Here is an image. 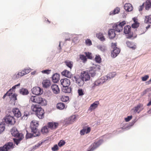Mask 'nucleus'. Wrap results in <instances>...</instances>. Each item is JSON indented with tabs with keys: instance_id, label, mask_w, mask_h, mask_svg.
Masks as SVG:
<instances>
[{
	"instance_id": "61",
	"label": "nucleus",
	"mask_w": 151,
	"mask_h": 151,
	"mask_svg": "<svg viewBox=\"0 0 151 151\" xmlns=\"http://www.w3.org/2000/svg\"><path fill=\"white\" fill-rule=\"evenodd\" d=\"M24 70L25 71V73L26 74L29 73L31 71L30 69H24Z\"/></svg>"
},
{
	"instance_id": "37",
	"label": "nucleus",
	"mask_w": 151,
	"mask_h": 151,
	"mask_svg": "<svg viewBox=\"0 0 151 151\" xmlns=\"http://www.w3.org/2000/svg\"><path fill=\"white\" fill-rule=\"evenodd\" d=\"M79 58L82 60L83 63H85L87 60V58L86 56L83 55L81 54L79 55Z\"/></svg>"
},
{
	"instance_id": "26",
	"label": "nucleus",
	"mask_w": 151,
	"mask_h": 151,
	"mask_svg": "<svg viewBox=\"0 0 151 151\" xmlns=\"http://www.w3.org/2000/svg\"><path fill=\"white\" fill-rule=\"evenodd\" d=\"M42 84L43 87L47 88L50 86L51 83L49 80L46 79L43 81L42 82Z\"/></svg>"
},
{
	"instance_id": "52",
	"label": "nucleus",
	"mask_w": 151,
	"mask_h": 151,
	"mask_svg": "<svg viewBox=\"0 0 151 151\" xmlns=\"http://www.w3.org/2000/svg\"><path fill=\"white\" fill-rule=\"evenodd\" d=\"M52 150L53 151H56L58 150V147L57 145H54L53 147L52 148Z\"/></svg>"
},
{
	"instance_id": "31",
	"label": "nucleus",
	"mask_w": 151,
	"mask_h": 151,
	"mask_svg": "<svg viewBox=\"0 0 151 151\" xmlns=\"http://www.w3.org/2000/svg\"><path fill=\"white\" fill-rule=\"evenodd\" d=\"M126 43L127 46L129 48H132L133 50L135 49L136 46L133 43L129 41H127L126 42Z\"/></svg>"
},
{
	"instance_id": "8",
	"label": "nucleus",
	"mask_w": 151,
	"mask_h": 151,
	"mask_svg": "<svg viewBox=\"0 0 151 151\" xmlns=\"http://www.w3.org/2000/svg\"><path fill=\"white\" fill-rule=\"evenodd\" d=\"M112 47L113 48V50L111 53V56L113 58L116 57L117 55L120 52V50L119 48L116 47V44L115 43H112Z\"/></svg>"
},
{
	"instance_id": "55",
	"label": "nucleus",
	"mask_w": 151,
	"mask_h": 151,
	"mask_svg": "<svg viewBox=\"0 0 151 151\" xmlns=\"http://www.w3.org/2000/svg\"><path fill=\"white\" fill-rule=\"evenodd\" d=\"M76 116L75 115L72 116L70 117V121L71 122H74L76 121Z\"/></svg>"
},
{
	"instance_id": "60",
	"label": "nucleus",
	"mask_w": 151,
	"mask_h": 151,
	"mask_svg": "<svg viewBox=\"0 0 151 151\" xmlns=\"http://www.w3.org/2000/svg\"><path fill=\"white\" fill-rule=\"evenodd\" d=\"M24 115L22 117V119H27V116L28 115V114H26L25 112L24 113Z\"/></svg>"
},
{
	"instance_id": "33",
	"label": "nucleus",
	"mask_w": 151,
	"mask_h": 151,
	"mask_svg": "<svg viewBox=\"0 0 151 151\" xmlns=\"http://www.w3.org/2000/svg\"><path fill=\"white\" fill-rule=\"evenodd\" d=\"M19 92L20 94L23 95H26L29 93L28 90L24 88L21 89L20 90Z\"/></svg>"
},
{
	"instance_id": "2",
	"label": "nucleus",
	"mask_w": 151,
	"mask_h": 151,
	"mask_svg": "<svg viewBox=\"0 0 151 151\" xmlns=\"http://www.w3.org/2000/svg\"><path fill=\"white\" fill-rule=\"evenodd\" d=\"M11 132L13 136L16 137H18V139H14V142L17 145L23 139V136L21 135L20 136L17 129L14 127L11 129Z\"/></svg>"
},
{
	"instance_id": "17",
	"label": "nucleus",
	"mask_w": 151,
	"mask_h": 151,
	"mask_svg": "<svg viewBox=\"0 0 151 151\" xmlns=\"http://www.w3.org/2000/svg\"><path fill=\"white\" fill-rule=\"evenodd\" d=\"M27 134L26 136V138L27 139L33 137H35L38 136L40 135V132H32V134L28 132L27 130H26Z\"/></svg>"
},
{
	"instance_id": "45",
	"label": "nucleus",
	"mask_w": 151,
	"mask_h": 151,
	"mask_svg": "<svg viewBox=\"0 0 151 151\" xmlns=\"http://www.w3.org/2000/svg\"><path fill=\"white\" fill-rule=\"evenodd\" d=\"M13 93H11V89H10L6 93H5L3 96V98L4 99L6 96H11V95Z\"/></svg>"
},
{
	"instance_id": "29",
	"label": "nucleus",
	"mask_w": 151,
	"mask_h": 151,
	"mask_svg": "<svg viewBox=\"0 0 151 151\" xmlns=\"http://www.w3.org/2000/svg\"><path fill=\"white\" fill-rule=\"evenodd\" d=\"M115 31L113 29H110L108 31V35L110 38H113L115 35Z\"/></svg>"
},
{
	"instance_id": "5",
	"label": "nucleus",
	"mask_w": 151,
	"mask_h": 151,
	"mask_svg": "<svg viewBox=\"0 0 151 151\" xmlns=\"http://www.w3.org/2000/svg\"><path fill=\"white\" fill-rule=\"evenodd\" d=\"M131 27L129 25L126 26L124 28V34L127 35V38H131L133 37V33L131 32Z\"/></svg>"
},
{
	"instance_id": "34",
	"label": "nucleus",
	"mask_w": 151,
	"mask_h": 151,
	"mask_svg": "<svg viewBox=\"0 0 151 151\" xmlns=\"http://www.w3.org/2000/svg\"><path fill=\"white\" fill-rule=\"evenodd\" d=\"M120 11V9L118 7H116L113 11H111L109 13V15H113L118 14Z\"/></svg>"
},
{
	"instance_id": "28",
	"label": "nucleus",
	"mask_w": 151,
	"mask_h": 151,
	"mask_svg": "<svg viewBox=\"0 0 151 151\" xmlns=\"http://www.w3.org/2000/svg\"><path fill=\"white\" fill-rule=\"evenodd\" d=\"M134 23L132 24V27L133 28H137L139 25V23L138 22V19L137 17H134L132 19Z\"/></svg>"
},
{
	"instance_id": "57",
	"label": "nucleus",
	"mask_w": 151,
	"mask_h": 151,
	"mask_svg": "<svg viewBox=\"0 0 151 151\" xmlns=\"http://www.w3.org/2000/svg\"><path fill=\"white\" fill-rule=\"evenodd\" d=\"M132 118V116H128L127 117L125 118V120L126 122H129Z\"/></svg>"
},
{
	"instance_id": "41",
	"label": "nucleus",
	"mask_w": 151,
	"mask_h": 151,
	"mask_svg": "<svg viewBox=\"0 0 151 151\" xmlns=\"http://www.w3.org/2000/svg\"><path fill=\"white\" fill-rule=\"evenodd\" d=\"M84 54L86 55V57L87 58H88L90 59H92L93 58V57L92 56V55L91 53L90 52H85Z\"/></svg>"
},
{
	"instance_id": "27",
	"label": "nucleus",
	"mask_w": 151,
	"mask_h": 151,
	"mask_svg": "<svg viewBox=\"0 0 151 151\" xmlns=\"http://www.w3.org/2000/svg\"><path fill=\"white\" fill-rule=\"evenodd\" d=\"M125 9L128 12H130L132 10L133 8L132 5L130 3H126L124 4Z\"/></svg>"
},
{
	"instance_id": "32",
	"label": "nucleus",
	"mask_w": 151,
	"mask_h": 151,
	"mask_svg": "<svg viewBox=\"0 0 151 151\" xmlns=\"http://www.w3.org/2000/svg\"><path fill=\"white\" fill-rule=\"evenodd\" d=\"M65 107V105L63 103L60 102L58 103L57 104V108L59 110H62Z\"/></svg>"
},
{
	"instance_id": "46",
	"label": "nucleus",
	"mask_w": 151,
	"mask_h": 151,
	"mask_svg": "<svg viewBox=\"0 0 151 151\" xmlns=\"http://www.w3.org/2000/svg\"><path fill=\"white\" fill-rule=\"evenodd\" d=\"M63 90L64 92L66 93H70L71 91V89L68 87L65 88L64 89L63 88Z\"/></svg>"
},
{
	"instance_id": "48",
	"label": "nucleus",
	"mask_w": 151,
	"mask_h": 151,
	"mask_svg": "<svg viewBox=\"0 0 151 151\" xmlns=\"http://www.w3.org/2000/svg\"><path fill=\"white\" fill-rule=\"evenodd\" d=\"M11 96V97H10L11 100H13L15 101V100H17V95H15V94H13L12 95V94Z\"/></svg>"
},
{
	"instance_id": "58",
	"label": "nucleus",
	"mask_w": 151,
	"mask_h": 151,
	"mask_svg": "<svg viewBox=\"0 0 151 151\" xmlns=\"http://www.w3.org/2000/svg\"><path fill=\"white\" fill-rule=\"evenodd\" d=\"M148 89H147L145 90H144L142 93H141V95L142 96H143L145 94L147 93L148 91Z\"/></svg>"
},
{
	"instance_id": "53",
	"label": "nucleus",
	"mask_w": 151,
	"mask_h": 151,
	"mask_svg": "<svg viewBox=\"0 0 151 151\" xmlns=\"http://www.w3.org/2000/svg\"><path fill=\"white\" fill-rule=\"evenodd\" d=\"M89 74L91 75V76L93 77L95 75V72L93 70H90L89 71Z\"/></svg>"
},
{
	"instance_id": "63",
	"label": "nucleus",
	"mask_w": 151,
	"mask_h": 151,
	"mask_svg": "<svg viewBox=\"0 0 151 151\" xmlns=\"http://www.w3.org/2000/svg\"><path fill=\"white\" fill-rule=\"evenodd\" d=\"M151 105V99H150V101L147 104V106H150Z\"/></svg>"
},
{
	"instance_id": "35",
	"label": "nucleus",
	"mask_w": 151,
	"mask_h": 151,
	"mask_svg": "<svg viewBox=\"0 0 151 151\" xmlns=\"http://www.w3.org/2000/svg\"><path fill=\"white\" fill-rule=\"evenodd\" d=\"M144 22L145 23L147 24L151 23V15L145 16Z\"/></svg>"
},
{
	"instance_id": "7",
	"label": "nucleus",
	"mask_w": 151,
	"mask_h": 151,
	"mask_svg": "<svg viewBox=\"0 0 151 151\" xmlns=\"http://www.w3.org/2000/svg\"><path fill=\"white\" fill-rule=\"evenodd\" d=\"M4 119L5 122L9 125H13L16 122L14 117L10 115L6 116L4 117Z\"/></svg>"
},
{
	"instance_id": "50",
	"label": "nucleus",
	"mask_w": 151,
	"mask_h": 151,
	"mask_svg": "<svg viewBox=\"0 0 151 151\" xmlns=\"http://www.w3.org/2000/svg\"><path fill=\"white\" fill-rule=\"evenodd\" d=\"M78 92L79 96H82L84 94L83 91L81 88L78 89Z\"/></svg>"
},
{
	"instance_id": "36",
	"label": "nucleus",
	"mask_w": 151,
	"mask_h": 151,
	"mask_svg": "<svg viewBox=\"0 0 151 151\" xmlns=\"http://www.w3.org/2000/svg\"><path fill=\"white\" fill-rule=\"evenodd\" d=\"M65 63L67 66L71 69L73 66V62L71 61L65 60Z\"/></svg>"
},
{
	"instance_id": "22",
	"label": "nucleus",
	"mask_w": 151,
	"mask_h": 151,
	"mask_svg": "<svg viewBox=\"0 0 151 151\" xmlns=\"http://www.w3.org/2000/svg\"><path fill=\"white\" fill-rule=\"evenodd\" d=\"M99 104V101H96L94 103L92 104L89 108L88 110L91 111L97 108Z\"/></svg>"
},
{
	"instance_id": "12",
	"label": "nucleus",
	"mask_w": 151,
	"mask_h": 151,
	"mask_svg": "<svg viewBox=\"0 0 151 151\" xmlns=\"http://www.w3.org/2000/svg\"><path fill=\"white\" fill-rule=\"evenodd\" d=\"M73 78L79 86L81 87L83 86L84 83V81L81 77L78 76H74Z\"/></svg>"
},
{
	"instance_id": "13",
	"label": "nucleus",
	"mask_w": 151,
	"mask_h": 151,
	"mask_svg": "<svg viewBox=\"0 0 151 151\" xmlns=\"http://www.w3.org/2000/svg\"><path fill=\"white\" fill-rule=\"evenodd\" d=\"M60 81L61 84L65 88L68 87L70 83V81L67 78L61 79Z\"/></svg>"
},
{
	"instance_id": "47",
	"label": "nucleus",
	"mask_w": 151,
	"mask_h": 151,
	"mask_svg": "<svg viewBox=\"0 0 151 151\" xmlns=\"http://www.w3.org/2000/svg\"><path fill=\"white\" fill-rule=\"evenodd\" d=\"M5 129V125L4 124H0V133H1Z\"/></svg>"
},
{
	"instance_id": "42",
	"label": "nucleus",
	"mask_w": 151,
	"mask_h": 151,
	"mask_svg": "<svg viewBox=\"0 0 151 151\" xmlns=\"http://www.w3.org/2000/svg\"><path fill=\"white\" fill-rule=\"evenodd\" d=\"M41 132L43 134L47 133L48 132L47 126H45L43 127L41 129Z\"/></svg>"
},
{
	"instance_id": "54",
	"label": "nucleus",
	"mask_w": 151,
	"mask_h": 151,
	"mask_svg": "<svg viewBox=\"0 0 151 151\" xmlns=\"http://www.w3.org/2000/svg\"><path fill=\"white\" fill-rule=\"evenodd\" d=\"M86 43L87 45L90 46L92 44L91 42L89 39H87L86 40Z\"/></svg>"
},
{
	"instance_id": "4",
	"label": "nucleus",
	"mask_w": 151,
	"mask_h": 151,
	"mask_svg": "<svg viewBox=\"0 0 151 151\" xmlns=\"http://www.w3.org/2000/svg\"><path fill=\"white\" fill-rule=\"evenodd\" d=\"M126 24V21H123L121 22L115 24L113 28L116 32H120L123 30V26Z\"/></svg>"
},
{
	"instance_id": "11",
	"label": "nucleus",
	"mask_w": 151,
	"mask_h": 151,
	"mask_svg": "<svg viewBox=\"0 0 151 151\" xmlns=\"http://www.w3.org/2000/svg\"><path fill=\"white\" fill-rule=\"evenodd\" d=\"M102 140H100L96 142H95L92 144L91 146L90 149L88 151H93L103 143Z\"/></svg>"
},
{
	"instance_id": "21",
	"label": "nucleus",
	"mask_w": 151,
	"mask_h": 151,
	"mask_svg": "<svg viewBox=\"0 0 151 151\" xmlns=\"http://www.w3.org/2000/svg\"><path fill=\"white\" fill-rule=\"evenodd\" d=\"M61 74L69 78H70L72 77V75L71 73L69 71L65 70Z\"/></svg>"
},
{
	"instance_id": "39",
	"label": "nucleus",
	"mask_w": 151,
	"mask_h": 151,
	"mask_svg": "<svg viewBox=\"0 0 151 151\" xmlns=\"http://www.w3.org/2000/svg\"><path fill=\"white\" fill-rule=\"evenodd\" d=\"M145 9L148 10L151 7V3L149 1H147L145 3Z\"/></svg>"
},
{
	"instance_id": "43",
	"label": "nucleus",
	"mask_w": 151,
	"mask_h": 151,
	"mask_svg": "<svg viewBox=\"0 0 151 151\" xmlns=\"http://www.w3.org/2000/svg\"><path fill=\"white\" fill-rule=\"evenodd\" d=\"M69 99V97L68 96H63L61 98V100L63 102H66Z\"/></svg>"
},
{
	"instance_id": "59",
	"label": "nucleus",
	"mask_w": 151,
	"mask_h": 151,
	"mask_svg": "<svg viewBox=\"0 0 151 151\" xmlns=\"http://www.w3.org/2000/svg\"><path fill=\"white\" fill-rule=\"evenodd\" d=\"M20 85V84L19 83V84L15 85L14 86L12 87L11 89V91L12 90V91H14V90L16 88V87L17 86H19Z\"/></svg>"
},
{
	"instance_id": "16",
	"label": "nucleus",
	"mask_w": 151,
	"mask_h": 151,
	"mask_svg": "<svg viewBox=\"0 0 151 151\" xmlns=\"http://www.w3.org/2000/svg\"><path fill=\"white\" fill-rule=\"evenodd\" d=\"M143 109V104H139L137 106H135L133 108V110H134V112L135 113H139V112L142 110Z\"/></svg>"
},
{
	"instance_id": "23",
	"label": "nucleus",
	"mask_w": 151,
	"mask_h": 151,
	"mask_svg": "<svg viewBox=\"0 0 151 151\" xmlns=\"http://www.w3.org/2000/svg\"><path fill=\"white\" fill-rule=\"evenodd\" d=\"M116 75V73L115 72H113L109 73L107 75L104 76V77L106 81L107 80L110 79L114 77Z\"/></svg>"
},
{
	"instance_id": "44",
	"label": "nucleus",
	"mask_w": 151,
	"mask_h": 151,
	"mask_svg": "<svg viewBox=\"0 0 151 151\" xmlns=\"http://www.w3.org/2000/svg\"><path fill=\"white\" fill-rule=\"evenodd\" d=\"M95 59L96 61L98 63H100L101 62V58L99 55H96Z\"/></svg>"
},
{
	"instance_id": "3",
	"label": "nucleus",
	"mask_w": 151,
	"mask_h": 151,
	"mask_svg": "<svg viewBox=\"0 0 151 151\" xmlns=\"http://www.w3.org/2000/svg\"><path fill=\"white\" fill-rule=\"evenodd\" d=\"M30 100L32 102L39 104L42 106H45L47 104L46 100L39 96H31Z\"/></svg>"
},
{
	"instance_id": "15",
	"label": "nucleus",
	"mask_w": 151,
	"mask_h": 151,
	"mask_svg": "<svg viewBox=\"0 0 151 151\" xmlns=\"http://www.w3.org/2000/svg\"><path fill=\"white\" fill-rule=\"evenodd\" d=\"M59 125L58 123L54 122H49L47 124V127L49 128L52 130H54L56 129Z\"/></svg>"
},
{
	"instance_id": "30",
	"label": "nucleus",
	"mask_w": 151,
	"mask_h": 151,
	"mask_svg": "<svg viewBox=\"0 0 151 151\" xmlns=\"http://www.w3.org/2000/svg\"><path fill=\"white\" fill-rule=\"evenodd\" d=\"M52 80L54 83H57L59 80V75L57 73H55L52 76Z\"/></svg>"
},
{
	"instance_id": "64",
	"label": "nucleus",
	"mask_w": 151,
	"mask_h": 151,
	"mask_svg": "<svg viewBox=\"0 0 151 151\" xmlns=\"http://www.w3.org/2000/svg\"><path fill=\"white\" fill-rule=\"evenodd\" d=\"M150 27V25H149H149H148L147 27H146V29H145L146 30V31L147 30L148 28H149Z\"/></svg>"
},
{
	"instance_id": "40",
	"label": "nucleus",
	"mask_w": 151,
	"mask_h": 151,
	"mask_svg": "<svg viewBox=\"0 0 151 151\" xmlns=\"http://www.w3.org/2000/svg\"><path fill=\"white\" fill-rule=\"evenodd\" d=\"M146 30L143 27H140L138 30V33L139 35H142L144 34L146 32Z\"/></svg>"
},
{
	"instance_id": "49",
	"label": "nucleus",
	"mask_w": 151,
	"mask_h": 151,
	"mask_svg": "<svg viewBox=\"0 0 151 151\" xmlns=\"http://www.w3.org/2000/svg\"><path fill=\"white\" fill-rule=\"evenodd\" d=\"M51 71V70H43L41 72L42 73L44 74H49L50 73Z\"/></svg>"
},
{
	"instance_id": "62",
	"label": "nucleus",
	"mask_w": 151,
	"mask_h": 151,
	"mask_svg": "<svg viewBox=\"0 0 151 151\" xmlns=\"http://www.w3.org/2000/svg\"><path fill=\"white\" fill-rule=\"evenodd\" d=\"M144 4H143L142 5L140 6L139 7V11H141L144 8Z\"/></svg>"
},
{
	"instance_id": "1",
	"label": "nucleus",
	"mask_w": 151,
	"mask_h": 151,
	"mask_svg": "<svg viewBox=\"0 0 151 151\" xmlns=\"http://www.w3.org/2000/svg\"><path fill=\"white\" fill-rule=\"evenodd\" d=\"M32 111L35 112L36 115L40 119L43 118L44 116V110L37 104H32L31 106Z\"/></svg>"
},
{
	"instance_id": "51",
	"label": "nucleus",
	"mask_w": 151,
	"mask_h": 151,
	"mask_svg": "<svg viewBox=\"0 0 151 151\" xmlns=\"http://www.w3.org/2000/svg\"><path fill=\"white\" fill-rule=\"evenodd\" d=\"M65 143V142L63 140H61L58 143L59 146L61 147L64 145Z\"/></svg>"
},
{
	"instance_id": "9",
	"label": "nucleus",
	"mask_w": 151,
	"mask_h": 151,
	"mask_svg": "<svg viewBox=\"0 0 151 151\" xmlns=\"http://www.w3.org/2000/svg\"><path fill=\"white\" fill-rule=\"evenodd\" d=\"M106 80L104 77L97 79L93 83L92 85V88L94 89L96 86L103 84L106 81Z\"/></svg>"
},
{
	"instance_id": "19",
	"label": "nucleus",
	"mask_w": 151,
	"mask_h": 151,
	"mask_svg": "<svg viewBox=\"0 0 151 151\" xmlns=\"http://www.w3.org/2000/svg\"><path fill=\"white\" fill-rule=\"evenodd\" d=\"M51 89L53 93L57 94L60 93V90L58 86L55 84H52L51 86Z\"/></svg>"
},
{
	"instance_id": "6",
	"label": "nucleus",
	"mask_w": 151,
	"mask_h": 151,
	"mask_svg": "<svg viewBox=\"0 0 151 151\" xmlns=\"http://www.w3.org/2000/svg\"><path fill=\"white\" fill-rule=\"evenodd\" d=\"M13 145L12 142L7 143L3 147H0V151H9L13 148Z\"/></svg>"
},
{
	"instance_id": "18",
	"label": "nucleus",
	"mask_w": 151,
	"mask_h": 151,
	"mask_svg": "<svg viewBox=\"0 0 151 151\" xmlns=\"http://www.w3.org/2000/svg\"><path fill=\"white\" fill-rule=\"evenodd\" d=\"M12 112L14 116L17 118L21 117L22 114L19 109L17 108H14L13 109Z\"/></svg>"
},
{
	"instance_id": "25",
	"label": "nucleus",
	"mask_w": 151,
	"mask_h": 151,
	"mask_svg": "<svg viewBox=\"0 0 151 151\" xmlns=\"http://www.w3.org/2000/svg\"><path fill=\"white\" fill-rule=\"evenodd\" d=\"M26 74L25 73V71L24 69L21 71V72L19 73H18L15 75H14V79H17L23 76Z\"/></svg>"
},
{
	"instance_id": "10",
	"label": "nucleus",
	"mask_w": 151,
	"mask_h": 151,
	"mask_svg": "<svg viewBox=\"0 0 151 151\" xmlns=\"http://www.w3.org/2000/svg\"><path fill=\"white\" fill-rule=\"evenodd\" d=\"M39 124L37 121L35 120H33L30 123V128L32 130V132H39L37 129V127Z\"/></svg>"
},
{
	"instance_id": "24",
	"label": "nucleus",
	"mask_w": 151,
	"mask_h": 151,
	"mask_svg": "<svg viewBox=\"0 0 151 151\" xmlns=\"http://www.w3.org/2000/svg\"><path fill=\"white\" fill-rule=\"evenodd\" d=\"M91 128L90 127H85L80 131V134L81 135H84L85 133L87 134L91 131Z\"/></svg>"
},
{
	"instance_id": "38",
	"label": "nucleus",
	"mask_w": 151,
	"mask_h": 151,
	"mask_svg": "<svg viewBox=\"0 0 151 151\" xmlns=\"http://www.w3.org/2000/svg\"><path fill=\"white\" fill-rule=\"evenodd\" d=\"M96 36L101 41H104L105 40L103 34L101 33L100 32L97 34Z\"/></svg>"
},
{
	"instance_id": "14",
	"label": "nucleus",
	"mask_w": 151,
	"mask_h": 151,
	"mask_svg": "<svg viewBox=\"0 0 151 151\" xmlns=\"http://www.w3.org/2000/svg\"><path fill=\"white\" fill-rule=\"evenodd\" d=\"M81 76L84 81H86L90 80V75L87 72L83 71L81 73Z\"/></svg>"
},
{
	"instance_id": "56",
	"label": "nucleus",
	"mask_w": 151,
	"mask_h": 151,
	"mask_svg": "<svg viewBox=\"0 0 151 151\" xmlns=\"http://www.w3.org/2000/svg\"><path fill=\"white\" fill-rule=\"evenodd\" d=\"M149 76L148 75H145V76L142 77V81H145L148 78Z\"/></svg>"
},
{
	"instance_id": "20",
	"label": "nucleus",
	"mask_w": 151,
	"mask_h": 151,
	"mask_svg": "<svg viewBox=\"0 0 151 151\" xmlns=\"http://www.w3.org/2000/svg\"><path fill=\"white\" fill-rule=\"evenodd\" d=\"M33 94L36 95H40L42 93L41 89L38 87H34L32 90Z\"/></svg>"
}]
</instances>
